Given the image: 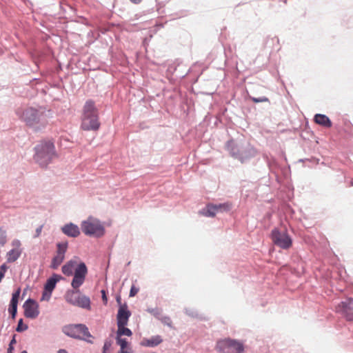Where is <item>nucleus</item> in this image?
Returning a JSON list of instances; mask_svg holds the SVG:
<instances>
[{
	"label": "nucleus",
	"mask_w": 353,
	"mask_h": 353,
	"mask_svg": "<svg viewBox=\"0 0 353 353\" xmlns=\"http://www.w3.org/2000/svg\"><path fill=\"white\" fill-rule=\"evenodd\" d=\"M17 113L27 125L32 127L35 130L44 128L48 123L50 118L46 110L43 108H34L30 107L25 109H19Z\"/></svg>",
	"instance_id": "obj_1"
},
{
	"label": "nucleus",
	"mask_w": 353,
	"mask_h": 353,
	"mask_svg": "<svg viewBox=\"0 0 353 353\" xmlns=\"http://www.w3.org/2000/svg\"><path fill=\"white\" fill-rule=\"evenodd\" d=\"M62 272L65 276L74 275L71 285L78 289L83 285L88 274V268L83 262H79L78 257H74L62 266Z\"/></svg>",
	"instance_id": "obj_2"
},
{
	"label": "nucleus",
	"mask_w": 353,
	"mask_h": 353,
	"mask_svg": "<svg viewBox=\"0 0 353 353\" xmlns=\"http://www.w3.org/2000/svg\"><path fill=\"white\" fill-rule=\"evenodd\" d=\"M98 110L94 102L88 100L83 108L81 128L83 130H97L99 128Z\"/></svg>",
	"instance_id": "obj_3"
},
{
	"label": "nucleus",
	"mask_w": 353,
	"mask_h": 353,
	"mask_svg": "<svg viewBox=\"0 0 353 353\" xmlns=\"http://www.w3.org/2000/svg\"><path fill=\"white\" fill-rule=\"evenodd\" d=\"M83 233L87 236L100 238L105 234V229L101 221L90 216L81 223Z\"/></svg>",
	"instance_id": "obj_4"
},
{
	"label": "nucleus",
	"mask_w": 353,
	"mask_h": 353,
	"mask_svg": "<svg viewBox=\"0 0 353 353\" xmlns=\"http://www.w3.org/2000/svg\"><path fill=\"white\" fill-rule=\"evenodd\" d=\"M54 157V145L51 141L42 142L37 146L34 159L41 166L46 167Z\"/></svg>",
	"instance_id": "obj_5"
},
{
	"label": "nucleus",
	"mask_w": 353,
	"mask_h": 353,
	"mask_svg": "<svg viewBox=\"0 0 353 353\" xmlns=\"http://www.w3.org/2000/svg\"><path fill=\"white\" fill-rule=\"evenodd\" d=\"M216 349L222 353H242L244 351V345L239 341L225 339L217 342Z\"/></svg>",
	"instance_id": "obj_6"
},
{
	"label": "nucleus",
	"mask_w": 353,
	"mask_h": 353,
	"mask_svg": "<svg viewBox=\"0 0 353 353\" xmlns=\"http://www.w3.org/2000/svg\"><path fill=\"white\" fill-rule=\"evenodd\" d=\"M271 239L274 245L283 250H288L292 245V240L285 230L274 228L271 232Z\"/></svg>",
	"instance_id": "obj_7"
},
{
	"label": "nucleus",
	"mask_w": 353,
	"mask_h": 353,
	"mask_svg": "<svg viewBox=\"0 0 353 353\" xmlns=\"http://www.w3.org/2000/svg\"><path fill=\"white\" fill-rule=\"evenodd\" d=\"M63 332L72 338L87 340L91 337L88 327L83 324L69 325L63 327Z\"/></svg>",
	"instance_id": "obj_8"
},
{
	"label": "nucleus",
	"mask_w": 353,
	"mask_h": 353,
	"mask_svg": "<svg viewBox=\"0 0 353 353\" xmlns=\"http://www.w3.org/2000/svg\"><path fill=\"white\" fill-rule=\"evenodd\" d=\"M336 311L347 321L353 322V298H347L336 307Z\"/></svg>",
	"instance_id": "obj_9"
},
{
	"label": "nucleus",
	"mask_w": 353,
	"mask_h": 353,
	"mask_svg": "<svg viewBox=\"0 0 353 353\" xmlns=\"http://www.w3.org/2000/svg\"><path fill=\"white\" fill-rule=\"evenodd\" d=\"M57 250L56 255L53 257L50 265L51 268L55 270L62 263L65 259V254L68 249V242L59 243L57 245Z\"/></svg>",
	"instance_id": "obj_10"
},
{
	"label": "nucleus",
	"mask_w": 353,
	"mask_h": 353,
	"mask_svg": "<svg viewBox=\"0 0 353 353\" xmlns=\"http://www.w3.org/2000/svg\"><path fill=\"white\" fill-rule=\"evenodd\" d=\"M24 314L27 318L35 319L39 314L37 303L31 299H28L23 304Z\"/></svg>",
	"instance_id": "obj_11"
},
{
	"label": "nucleus",
	"mask_w": 353,
	"mask_h": 353,
	"mask_svg": "<svg viewBox=\"0 0 353 353\" xmlns=\"http://www.w3.org/2000/svg\"><path fill=\"white\" fill-rule=\"evenodd\" d=\"M131 312L128 309V305L125 303L119 306L117 316V325H127Z\"/></svg>",
	"instance_id": "obj_12"
},
{
	"label": "nucleus",
	"mask_w": 353,
	"mask_h": 353,
	"mask_svg": "<svg viewBox=\"0 0 353 353\" xmlns=\"http://www.w3.org/2000/svg\"><path fill=\"white\" fill-rule=\"evenodd\" d=\"M61 230L65 234L70 237H77L80 234L79 227L72 223L65 225Z\"/></svg>",
	"instance_id": "obj_13"
},
{
	"label": "nucleus",
	"mask_w": 353,
	"mask_h": 353,
	"mask_svg": "<svg viewBox=\"0 0 353 353\" xmlns=\"http://www.w3.org/2000/svg\"><path fill=\"white\" fill-rule=\"evenodd\" d=\"M163 341L160 336H154L150 339L144 338L141 341L140 344L144 347H155L159 345Z\"/></svg>",
	"instance_id": "obj_14"
},
{
	"label": "nucleus",
	"mask_w": 353,
	"mask_h": 353,
	"mask_svg": "<svg viewBox=\"0 0 353 353\" xmlns=\"http://www.w3.org/2000/svg\"><path fill=\"white\" fill-rule=\"evenodd\" d=\"M314 121L317 124H319L323 127H325V128H331L332 125V121H330V119L328 118V117H327L325 114H316L314 116Z\"/></svg>",
	"instance_id": "obj_15"
},
{
	"label": "nucleus",
	"mask_w": 353,
	"mask_h": 353,
	"mask_svg": "<svg viewBox=\"0 0 353 353\" xmlns=\"http://www.w3.org/2000/svg\"><path fill=\"white\" fill-rule=\"evenodd\" d=\"M21 250L20 248H13L7 253V260L8 262H14L20 256Z\"/></svg>",
	"instance_id": "obj_16"
},
{
	"label": "nucleus",
	"mask_w": 353,
	"mask_h": 353,
	"mask_svg": "<svg viewBox=\"0 0 353 353\" xmlns=\"http://www.w3.org/2000/svg\"><path fill=\"white\" fill-rule=\"evenodd\" d=\"M127 325H117V331L116 333V336H128L130 337L132 335V331L125 327Z\"/></svg>",
	"instance_id": "obj_17"
},
{
	"label": "nucleus",
	"mask_w": 353,
	"mask_h": 353,
	"mask_svg": "<svg viewBox=\"0 0 353 353\" xmlns=\"http://www.w3.org/2000/svg\"><path fill=\"white\" fill-rule=\"evenodd\" d=\"M74 290H69L65 294V300L69 303L73 305L75 303L77 296L79 293V288L74 289Z\"/></svg>",
	"instance_id": "obj_18"
},
{
	"label": "nucleus",
	"mask_w": 353,
	"mask_h": 353,
	"mask_svg": "<svg viewBox=\"0 0 353 353\" xmlns=\"http://www.w3.org/2000/svg\"><path fill=\"white\" fill-rule=\"evenodd\" d=\"M77 303L78 307L87 310H90V300L89 297L83 295L82 296H80V302Z\"/></svg>",
	"instance_id": "obj_19"
},
{
	"label": "nucleus",
	"mask_w": 353,
	"mask_h": 353,
	"mask_svg": "<svg viewBox=\"0 0 353 353\" xmlns=\"http://www.w3.org/2000/svg\"><path fill=\"white\" fill-rule=\"evenodd\" d=\"M205 210V211L203 212V214L206 216L214 217L216 213H218L215 204H208Z\"/></svg>",
	"instance_id": "obj_20"
},
{
	"label": "nucleus",
	"mask_w": 353,
	"mask_h": 353,
	"mask_svg": "<svg viewBox=\"0 0 353 353\" xmlns=\"http://www.w3.org/2000/svg\"><path fill=\"white\" fill-rule=\"evenodd\" d=\"M57 282V279H55L54 278L49 279L45 285L44 289L52 292L54 288H55Z\"/></svg>",
	"instance_id": "obj_21"
},
{
	"label": "nucleus",
	"mask_w": 353,
	"mask_h": 353,
	"mask_svg": "<svg viewBox=\"0 0 353 353\" xmlns=\"http://www.w3.org/2000/svg\"><path fill=\"white\" fill-rule=\"evenodd\" d=\"M116 342L121 349H123L127 346H130V343L123 336H116Z\"/></svg>",
	"instance_id": "obj_22"
},
{
	"label": "nucleus",
	"mask_w": 353,
	"mask_h": 353,
	"mask_svg": "<svg viewBox=\"0 0 353 353\" xmlns=\"http://www.w3.org/2000/svg\"><path fill=\"white\" fill-rule=\"evenodd\" d=\"M216 209L219 212H228L231 208V205L228 203L215 205Z\"/></svg>",
	"instance_id": "obj_23"
},
{
	"label": "nucleus",
	"mask_w": 353,
	"mask_h": 353,
	"mask_svg": "<svg viewBox=\"0 0 353 353\" xmlns=\"http://www.w3.org/2000/svg\"><path fill=\"white\" fill-rule=\"evenodd\" d=\"M7 242L6 231L0 227V245H3Z\"/></svg>",
	"instance_id": "obj_24"
},
{
	"label": "nucleus",
	"mask_w": 353,
	"mask_h": 353,
	"mask_svg": "<svg viewBox=\"0 0 353 353\" xmlns=\"http://www.w3.org/2000/svg\"><path fill=\"white\" fill-rule=\"evenodd\" d=\"M28 325L26 324H23V321L22 319H20L18 322L17 327L16 328V331L18 332H21L28 329Z\"/></svg>",
	"instance_id": "obj_25"
},
{
	"label": "nucleus",
	"mask_w": 353,
	"mask_h": 353,
	"mask_svg": "<svg viewBox=\"0 0 353 353\" xmlns=\"http://www.w3.org/2000/svg\"><path fill=\"white\" fill-rule=\"evenodd\" d=\"M112 346V342L110 341H106L104 343L103 348V353H108V351L111 348Z\"/></svg>",
	"instance_id": "obj_26"
},
{
	"label": "nucleus",
	"mask_w": 353,
	"mask_h": 353,
	"mask_svg": "<svg viewBox=\"0 0 353 353\" xmlns=\"http://www.w3.org/2000/svg\"><path fill=\"white\" fill-rule=\"evenodd\" d=\"M251 100L254 103L269 102V99L265 97L260 98L252 97Z\"/></svg>",
	"instance_id": "obj_27"
},
{
	"label": "nucleus",
	"mask_w": 353,
	"mask_h": 353,
	"mask_svg": "<svg viewBox=\"0 0 353 353\" xmlns=\"http://www.w3.org/2000/svg\"><path fill=\"white\" fill-rule=\"evenodd\" d=\"M52 292L44 289L42 294L41 300L48 301L51 296Z\"/></svg>",
	"instance_id": "obj_28"
},
{
	"label": "nucleus",
	"mask_w": 353,
	"mask_h": 353,
	"mask_svg": "<svg viewBox=\"0 0 353 353\" xmlns=\"http://www.w3.org/2000/svg\"><path fill=\"white\" fill-rule=\"evenodd\" d=\"M139 291V288H137L135 285H132L130 291V296L133 297Z\"/></svg>",
	"instance_id": "obj_29"
},
{
	"label": "nucleus",
	"mask_w": 353,
	"mask_h": 353,
	"mask_svg": "<svg viewBox=\"0 0 353 353\" xmlns=\"http://www.w3.org/2000/svg\"><path fill=\"white\" fill-rule=\"evenodd\" d=\"M161 321L163 323L166 324L170 327L172 326V321L169 316H163L161 319Z\"/></svg>",
	"instance_id": "obj_30"
},
{
	"label": "nucleus",
	"mask_w": 353,
	"mask_h": 353,
	"mask_svg": "<svg viewBox=\"0 0 353 353\" xmlns=\"http://www.w3.org/2000/svg\"><path fill=\"white\" fill-rule=\"evenodd\" d=\"M21 293V289L18 288L13 294L12 296V300L19 301V298Z\"/></svg>",
	"instance_id": "obj_31"
},
{
	"label": "nucleus",
	"mask_w": 353,
	"mask_h": 353,
	"mask_svg": "<svg viewBox=\"0 0 353 353\" xmlns=\"http://www.w3.org/2000/svg\"><path fill=\"white\" fill-rule=\"evenodd\" d=\"M17 306H10L9 312L12 314V318L15 317V315L17 314Z\"/></svg>",
	"instance_id": "obj_32"
},
{
	"label": "nucleus",
	"mask_w": 353,
	"mask_h": 353,
	"mask_svg": "<svg viewBox=\"0 0 353 353\" xmlns=\"http://www.w3.org/2000/svg\"><path fill=\"white\" fill-rule=\"evenodd\" d=\"M118 353H132V350L130 346H127L123 349L120 348V351Z\"/></svg>",
	"instance_id": "obj_33"
},
{
	"label": "nucleus",
	"mask_w": 353,
	"mask_h": 353,
	"mask_svg": "<svg viewBox=\"0 0 353 353\" xmlns=\"http://www.w3.org/2000/svg\"><path fill=\"white\" fill-rule=\"evenodd\" d=\"M12 244L14 248H20L21 242L19 240H14Z\"/></svg>",
	"instance_id": "obj_34"
},
{
	"label": "nucleus",
	"mask_w": 353,
	"mask_h": 353,
	"mask_svg": "<svg viewBox=\"0 0 353 353\" xmlns=\"http://www.w3.org/2000/svg\"><path fill=\"white\" fill-rule=\"evenodd\" d=\"M101 294H102L103 301L104 302V304L106 305L107 302H108V299H107L105 290H101Z\"/></svg>",
	"instance_id": "obj_35"
},
{
	"label": "nucleus",
	"mask_w": 353,
	"mask_h": 353,
	"mask_svg": "<svg viewBox=\"0 0 353 353\" xmlns=\"http://www.w3.org/2000/svg\"><path fill=\"white\" fill-rule=\"evenodd\" d=\"M42 229H43V225H41L39 226L37 230H36V234H35V237H37L40 235L41 231H42Z\"/></svg>",
	"instance_id": "obj_36"
},
{
	"label": "nucleus",
	"mask_w": 353,
	"mask_h": 353,
	"mask_svg": "<svg viewBox=\"0 0 353 353\" xmlns=\"http://www.w3.org/2000/svg\"><path fill=\"white\" fill-rule=\"evenodd\" d=\"M8 269V267L6 266V264H3L1 265L0 267V271H1L2 272H3L5 274V272H6Z\"/></svg>",
	"instance_id": "obj_37"
},
{
	"label": "nucleus",
	"mask_w": 353,
	"mask_h": 353,
	"mask_svg": "<svg viewBox=\"0 0 353 353\" xmlns=\"http://www.w3.org/2000/svg\"><path fill=\"white\" fill-rule=\"evenodd\" d=\"M17 343V341L15 339V335H14L12 339L10 341L9 345H12L14 347V345Z\"/></svg>",
	"instance_id": "obj_38"
},
{
	"label": "nucleus",
	"mask_w": 353,
	"mask_h": 353,
	"mask_svg": "<svg viewBox=\"0 0 353 353\" xmlns=\"http://www.w3.org/2000/svg\"><path fill=\"white\" fill-rule=\"evenodd\" d=\"M18 301L11 299L10 306H17Z\"/></svg>",
	"instance_id": "obj_39"
},
{
	"label": "nucleus",
	"mask_w": 353,
	"mask_h": 353,
	"mask_svg": "<svg viewBox=\"0 0 353 353\" xmlns=\"http://www.w3.org/2000/svg\"><path fill=\"white\" fill-rule=\"evenodd\" d=\"M83 295H81V294H78V296H77V299H76V301H75V303H74L73 305H77V302H80V296H82Z\"/></svg>",
	"instance_id": "obj_40"
},
{
	"label": "nucleus",
	"mask_w": 353,
	"mask_h": 353,
	"mask_svg": "<svg viewBox=\"0 0 353 353\" xmlns=\"http://www.w3.org/2000/svg\"><path fill=\"white\" fill-rule=\"evenodd\" d=\"M14 350V347L12 345H9L7 353H12Z\"/></svg>",
	"instance_id": "obj_41"
},
{
	"label": "nucleus",
	"mask_w": 353,
	"mask_h": 353,
	"mask_svg": "<svg viewBox=\"0 0 353 353\" xmlns=\"http://www.w3.org/2000/svg\"><path fill=\"white\" fill-rule=\"evenodd\" d=\"M130 1L131 2H132L133 3L138 4V3H140L142 0H130Z\"/></svg>",
	"instance_id": "obj_42"
},
{
	"label": "nucleus",
	"mask_w": 353,
	"mask_h": 353,
	"mask_svg": "<svg viewBox=\"0 0 353 353\" xmlns=\"http://www.w3.org/2000/svg\"><path fill=\"white\" fill-rule=\"evenodd\" d=\"M4 277V273L0 271V282L1 281L2 279Z\"/></svg>",
	"instance_id": "obj_43"
},
{
	"label": "nucleus",
	"mask_w": 353,
	"mask_h": 353,
	"mask_svg": "<svg viewBox=\"0 0 353 353\" xmlns=\"http://www.w3.org/2000/svg\"><path fill=\"white\" fill-rule=\"evenodd\" d=\"M57 353H68V352L65 350L61 349L58 351Z\"/></svg>",
	"instance_id": "obj_44"
},
{
	"label": "nucleus",
	"mask_w": 353,
	"mask_h": 353,
	"mask_svg": "<svg viewBox=\"0 0 353 353\" xmlns=\"http://www.w3.org/2000/svg\"><path fill=\"white\" fill-rule=\"evenodd\" d=\"M117 302H118V303L120 304V305H121V297H120V296H117Z\"/></svg>",
	"instance_id": "obj_45"
},
{
	"label": "nucleus",
	"mask_w": 353,
	"mask_h": 353,
	"mask_svg": "<svg viewBox=\"0 0 353 353\" xmlns=\"http://www.w3.org/2000/svg\"><path fill=\"white\" fill-rule=\"evenodd\" d=\"M21 353H28V352L26 350H23Z\"/></svg>",
	"instance_id": "obj_46"
}]
</instances>
